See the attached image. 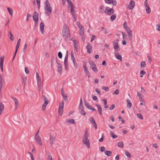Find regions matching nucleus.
Masks as SVG:
<instances>
[{"mask_svg":"<svg viewBox=\"0 0 160 160\" xmlns=\"http://www.w3.org/2000/svg\"><path fill=\"white\" fill-rule=\"evenodd\" d=\"M62 33L64 37L68 38L70 36L69 27L67 25H64L62 30Z\"/></svg>","mask_w":160,"mask_h":160,"instance_id":"nucleus-1","label":"nucleus"},{"mask_svg":"<svg viewBox=\"0 0 160 160\" xmlns=\"http://www.w3.org/2000/svg\"><path fill=\"white\" fill-rule=\"evenodd\" d=\"M89 63L91 68L92 70L94 72H97L98 71V69L95 62L91 60L89 61Z\"/></svg>","mask_w":160,"mask_h":160,"instance_id":"nucleus-2","label":"nucleus"},{"mask_svg":"<svg viewBox=\"0 0 160 160\" xmlns=\"http://www.w3.org/2000/svg\"><path fill=\"white\" fill-rule=\"evenodd\" d=\"M114 12V10L113 8H110L108 7L105 8V13L107 14L110 15L112 14Z\"/></svg>","mask_w":160,"mask_h":160,"instance_id":"nucleus-3","label":"nucleus"},{"mask_svg":"<svg viewBox=\"0 0 160 160\" xmlns=\"http://www.w3.org/2000/svg\"><path fill=\"white\" fill-rule=\"evenodd\" d=\"M32 18L33 20L34 21L36 24V26L38 22V14L36 11H35L34 12Z\"/></svg>","mask_w":160,"mask_h":160,"instance_id":"nucleus-4","label":"nucleus"},{"mask_svg":"<svg viewBox=\"0 0 160 160\" xmlns=\"http://www.w3.org/2000/svg\"><path fill=\"white\" fill-rule=\"evenodd\" d=\"M125 29L127 33L128 34L129 40H132V31L128 27L126 28Z\"/></svg>","mask_w":160,"mask_h":160,"instance_id":"nucleus-5","label":"nucleus"},{"mask_svg":"<svg viewBox=\"0 0 160 160\" xmlns=\"http://www.w3.org/2000/svg\"><path fill=\"white\" fill-rule=\"evenodd\" d=\"M35 140L40 145L42 146V143L41 139L39 135H37V134H36L35 136Z\"/></svg>","mask_w":160,"mask_h":160,"instance_id":"nucleus-6","label":"nucleus"},{"mask_svg":"<svg viewBox=\"0 0 160 160\" xmlns=\"http://www.w3.org/2000/svg\"><path fill=\"white\" fill-rule=\"evenodd\" d=\"M56 63L57 64V67L58 68V72L61 74L62 73V65L58 62L57 60H56Z\"/></svg>","mask_w":160,"mask_h":160,"instance_id":"nucleus-7","label":"nucleus"},{"mask_svg":"<svg viewBox=\"0 0 160 160\" xmlns=\"http://www.w3.org/2000/svg\"><path fill=\"white\" fill-rule=\"evenodd\" d=\"M71 59L73 62L74 66L75 67H76L78 65V64L77 63V62L76 61V60L74 57V53L72 51H71Z\"/></svg>","mask_w":160,"mask_h":160,"instance_id":"nucleus-8","label":"nucleus"},{"mask_svg":"<svg viewBox=\"0 0 160 160\" xmlns=\"http://www.w3.org/2000/svg\"><path fill=\"white\" fill-rule=\"evenodd\" d=\"M49 137L50 144L51 146H52L54 142H55V137H54L51 134H50L49 135Z\"/></svg>","mask_w":160,"mask_h":160,"instance_id":"nucleus-9","label":"nucleus"},{"mask_svg":"<svg viewBox=\"0 0 160 160\" xmlns=\"http://www.w3.org/2000/svg\"><path fill=\"white\" fill-rule=\"evenodd\" d=\"M83 68L84 70V72L86 75L88 77H90V73L88 70V68L85 65H84L83 66Z\"/></svg>","mask_w":160,"mask_h":160,"instance_id":"nucleus-10","label":"nucleus"},{"mask_svg":"<svg viewBox=\"0 0 160 160\" xmlns=\"http://www.w3.org/2000/svg\"><path fill=\"white\" fill-rule=\"evenodd\" d=\"M83 143L85 144L88 148H90V145L89 143V140L88 139H83Z\"/></svg>","mask_w":160,"mask_h":160,"instance_id":"nucleus-11","label":"nucleus"},{"mask_svg":"<svg viewBox=\"0 0 160 160\" xmlns=\"http://www.w3.org/2000/svg\"><path fill=\"white\" fill-rule=\"evenodd\" d=\"M86 48L87 50V52L88 53H90L92 51V46L90 43H88L86 46Z\"/></svg>","mask_w":160,"mask_h":160,"instance_id":"nucleus-12","label":"nucleus"},{"mask_svg":"<svg viewBox=\"0 0 160 160\" xmlns=\"http://www.w3.org/2000/svg\"><path fill=\"white\" fill-rule=\"evenodd\" d=\"M44 9L46 11L45 13L48 16H49L52 12V7H51L48 8H44Z\"/></svg>","mask_w":160,"mask_h":160,"instance_id":"nucleus-13","label":"nucleus"},{"mask_svg":"<svg viewBox=\"0 0 160 160\" xmlns=\"http://www.w3.org/2000/svg\"><path fill=\"white\" fill-rule=\"evenodd\" d=\"M95 105L98 108V112L99 115H101L102 114V109L100 105L96 104Z\"/></svg>","mask_w":160,"mask_h":160,"instance_id":"nucleus-14","label":"nucleus"},{"mask_svg":"<svg viewBox=\"0 0 160 160\" xmlns=\"http://www.w3.org/2000/svg\"><path fill=\"white\" fill-rule=\"evenodd\" d=\"M135 4V2L134 1H131L130 2L129 6H128V8L130 10H132Z\"/></svg>","mask_w":160,"mask_h":160,"instance_id":"nucleus-15","label":"nucleus"},{"mask_svg":"<svg viewBox=\"0 0 160 160\" xmlns=\"http://www.w3.org/2000/svg\"><path fill=\"white\" fill-rule=\"evenodd\" d=\"M113 46H114V49L115 50L118 51L119 50L120 48L118 43L114 42L113 43Z\"/></svg>","mask_w":160,"mask_h":160,"instance_id":"nucleus-16","label":"nucleus"},{"mask_svg":"<svg viewBox=\"0 0 160 160\" xmlns=\"http://www.w3.org/2000/svg\"><path fill=\"white\" fill-rule=\"evenodd\" d=\"M74 42V47L75 50L77 51H78V42L76 40L73 41Z\"/></svg>","mask_w":160,"mask_h":160,"instance_id":"nucleus-17","label":"nucleus"},{"mask_svg":"<svg viewBox=\"0 0 160 160\" xmlns=\"http://www.w3.org/2000/svg\"><path fill=\"white\" fill-rule=\"evenodd\" d=\"M12 98L13 99L14 102L15 104V109L16 110L17 108L18 107V102L17 100V99L15 98L14 97H12Z\"/></svg>","mask_w":160,"mask_h":160,"instance_id":"nucleus-18","label":"nucleus"},{"mask_svg":"<svg viewBox=\"0 0 160 160\" xmlns=\"http://www.w3.org/2000/svg\"><path fill=\"white\" fill-rule=\"evenodd\" d=\"M40 27L41 32L43 34L44 32V24L43 22H41L40 23Z\"/></svg>","mask_w":160,"mask_h":160,"instance_id":"nucleus-19","label":"nucleus"},{"mask_svg":"<svg viewBox=\"0 0 160 160\" xmlns=\"http://www.w3.org/2000/svg\"><path fill=\"white\" fill-rule=\"evenodd\" d=\"M61 92L62 96L63 97V99L65 101H67L68 100L67 96L64 95V91L63 88H62Z\"/></svg>","mask_w":160,"mask_h":160,"instance_id":"nucleus-20","label":"nucleus"},{"mask_svg":"<svg viewBox=\"0 0 160 160\" xmlns=\"http://www.w3.org/2000/svg\"><path fill=\"white\" fill-rule=\"evenodd\" d=\"M4 104L1 102L0 103V115L2 113L4 110Z\"/></svg>","mask_w":160,"mask_h":160,"instance_id":"nucleus-21","label":"nucleus"},{"mask_svg":"<svg viewBox=\"0 0 160 160\" xmlns=\"http://www.w3.org/2000/svg\"><path fill=\"white\" fill-rule=\"evenodd\" d=\"M115 53L116 58L118 59L121 61L122 59L121 56L119 55L118 52H116Z\"/></svg>","mask_w":160,"mask_h":160,"instance_id":"nucleus-22","label":"nucleus"},{"mask_svg":"<svg viewBox=\"0 0 160 160\" xmlns=\"http://www.w3.org/2000/svg\"><path fill=\"white\" fill-rule=\"evenodd\" d=\"M4 57H2V60L0 61V66L1 69L2 70V72L3 71V64L4 62Z\"/></svg>","mask_w":160,"mask_h":160,"instance_id":"nucleus-23","label":"nucleus"},{"mask_svg":"<svg viewBox=\"0 0 160 160\" xmlns=\"http://www.w3.org/2000/svg\"><path fill=\"white\" fill-rule=\"evenodd\" d=\"M51 7L50 2L48 0H46L45 2L44 8H48Z\"/></svg>","mask_w":160,"mask_h":160,"instance_id":"nucleus-24","label":"nucleus"},{"mask_svg":"<svg viewBox=\"0 0 160 160\" xmlns=\"http://www.w3.org/2000/svg\"><path fill=\"white\" fill-rule=\"evenodd\" d=\"M84 102L85 106L87 108L89 109L91 107V106L89 105V104L87 102L85 99H84Z\"/></svg>","mask_w":160,"mask_h":160,"instance_id":"nucleus-25","label":"nucleus"},{"mask_svg":"<svg viewBox=\"0 0 160 160\" xmlns=\"http://www.w3.org/2000/svg\"><path fill=\"white\" fill-rule=\"evenodd\" d=\"M42 97H43V98L44 101V103L48 105L49 103V102L48 101V100L47 99L45 96L44 95H42Z\"/></svg>","mask_w":160,"mask_h":160,"instance_id":"nucleus-26","label":"nucleus"},{"mask_svg":"<svg viewBox=\"0 0 160 160\" xmlns=\"http://www.w3.org/2000/svg\"><path fill=\"white\" fill-rule=\"evenodd\" d=\"M8 36H10V39L12 41H13L14 39V37L13 36L12 34V33L10 31H8Z\"/></svg>","mask_w":160,"mask_h":160,"instance_id":"nucleus-27","label":"nucleus"},{"mask_svg":"<svg viewBox=\"0 0 160 160\" xmlns=\"http://www.w3.org/2000/svg\"><path fill=\"white\" fill-rule=\"evenodd\" d=\"M88 132L87 130H86L83 139H88Z\"/></svg>","mask_w":160,"mask_h":160,"instance_id":"nucleus-28","label":"nucleus"},{"mask_svg":"<svg viewBox=\"0 0 160 160\" xmlns=\"http://www.w3.org/2000/svg\"><path fill=\"white\" fill-rule=\"evenodd\" d=\"M79 109H83L84 108H83V105L82 102V99L81 98L80 100V102L79 104Z\"/></svg>","mask_w":160,"mask_h":160,"instance_id":"nucleus-29","label":"nucleus"},{"mask_svg":"<svg viewBox=\"0 0 160 160\" xmlns=\"http://www.w3.org/2000/svg\"><path fill=\"white\" fill-rule=\"evenodd\" d=\"M104 153L106 155L109 157L111 155L112 152L111 151H105Z\"/></svg>","mask_w":160,"mask_h":160,"instance_id":"nucleus-30","label":"nucleus"},{"mask_svg":"<svg viewBox=\"0 0 160 160\" xmlns=\"http://www.w3.org/2000/svg\"><path fill=\"white\" fill-rule=\"evenodd\" d=\"M99 12L101 13L105 12V11L104 10V6L102 5L101 6L99 9Z\"/></svg>","mask_w":160,"mask_h":160,"instance_id":"nucleus-31","label":"nucleus"},{"mask_svg":"<svg viewBox=\"0 0 160 160\" xmlns=\"http://www.w3.org/2000/svg\"><path fill=\"white\" fill-rule=\"evenodd\" d=\"M110 134L113 139L116 138L118 137V135H115L114 133L112 132H110Z\"/></svg>","mask_w":160,"mask_h":160,"instance_id":"nucleus-32","label":"nucleus"},{"mask_svg":"<svg viewBox=\"0 0 160 160\" xmlns=\"http://www.w3.org/2000/svg\"><path fill=\"white\" fill-rule=\"evenodd\" d=\"M77 25L78 27L80 28V30H84V27L81 24V23L80 22H78Z\"/></svg>","mask_w":160,"mask_h":160,"instance_id":"nucleus-33","label":"nucleus"},{"mask_svg":"<svg viewBox=\"0 0 160 160\" xmlns=\"http://www.w3.org/2000/svg\"><path fill=\"white\" fill-rule=\"evenodd\" d=\"M146 11L148 14H149L151 12V9L149 6L145 7Z\"/></svg>","mask_w":160,"mask_h":160,"instance_id":"nucleus-34","label":"nucleus"},{"mask_svg":"<svg viewBox=\"0 0 160 160\" xmlns=\"http://www.w3.org/2000/svg\"><path fill=\"white\" fill-rule=\"evenodd\" d=\"M117 146L118 147L122 148L123 147V143L122 142H119L118 143Z\"/></svg>","mask_w":160,"mask_h":160,"instance_id":"nucleus-35","label":"nucleus"},{"mask_svg":"<svg viewBox=\"0 0 160 160\" xmlns=\"http://www.w3.org/2000/svg\"><path fill=\"white\" fill-rule=\"evenodd\" d=\"M127 101L128 103L127 107V108H130L132 106V104L129 100H127Z\"/></svg>","mask_w":160,"mask_h":160,"instance_id":"nucleus-36","label":"nucleus"},{"mask_svg":"<svg viewBox=\"0 0 160 160\" xmlns=\"http://www.w3.org/2000/svg\"><path fill=\"white\" fill-rule=\"evenodd\" d=\"M116 18V15L115 14L112 15L110 18V19L111 21H114L115 19Z\"/></svg>","mask_w":160,"mask_h":160,"instance_id":"nucleus-37","label":"nucleus"},{"mask_svg":"<svg viewBox=\"0 0 160 160\" xmlns=\"http://www.w3.org/2000/svg\"><path fill=\"white\" fill-rule=\"evenodd\" d=\"M89 120L91 123L92 124L95 123V120L94 119V118L92 117L89 118Z\"/></svg>","mask_w":160,"mask_h":160,"instance_id":"nucleus-38","label":"nucleus"},{"mask_svg":"<svg viewBox=\"0 0 160 160\" xmlns=\"http://www.w3.org/2000/svg\"><path fill=\"white\" fill-rule=\"evenodd\" d=\"M125 154L129 158H131V154L128 151H126L125 152Z\"/></svg>","mask_w":160,"mask_h":160,"instance_id":"nucleus-39","label":"nucleus"},{"mask_svg":"<svg viewBox=\"0 0 160 160\" xmlns=\"http://www.w3.org/2000/svg\"><path fill=\"white\" fill-rule=\"evenodd\" d=\"M7 10L10 14L12 15L13 12V10L10 8H8Z\"/></svg>","mask_w":160,"mask_h":160,"instance_id":"nucleus-40","label":"nucleus"},{"mask_svg":"<svg viewBox=\"0 0 160 160\" xmlns=\"http://www.w3.org/2000/svg\"><path fill=\"white\" fill-rule=\"evenodd\" d=\"M140 65L142 68H144L146 66L145 62L143 61L141 62Z\"/></svg>","mask_w":160,"mask_h":160,"instance_id":"nucleus-41","label":"nucleus"},{"mask_svg":"<svg viewBox=\"0 0 160 160\" xmlns=\"http://www.w3.org/2000/svg\"><path fill=\"white\" fill-rule=\"evenodd\" d=\"M58 113L60 115H61L63 112V108H58Z\"/></svg>","mask_w":160,"mask_h":160,"instance_id":"nucleus-42","label":"nucleus"},{"mask_svg":"<svg viewBox=\"0 0 160 160\" xmlns=\"http://www.w3.org/2000/svg\"><path fill=\"white\" fill-rule=\"evenodd\" d=\"M67 121L68 122H69L71 124H73L75 123L74 120L72 119H71L70 120H68Z\"/></svg>","mask_w":160,"mask_h":160,"instance_id":"nucleus-43","label":"nucleus"},{"mask_svg":"<svg viewBox=\"0 0 160 160\" xmlns=\"http://www.w3.org/2000/svg\"><path fill=\"white\" fill-rule=\"evenodd\" d=\"M64 102L63 101H62L61 103H60L59 105V108H63L64 107Z\"/></svg>","mask_w":160,"mask_h":160,"instance_id":"nucleus-44","label":"nucleus"},{"mask_svg":"<svg viewBox=\"0 0 160 160\" xmlns=\"http://www.w3.org/2000/svg\"><path fill=\"white\" fill-rule=\"evenodd\" d=\"M38 83V90L39 91H40L41 89V88L42 86V85L41 83V82H37Z\"/></svg>","mask_w":160,"mask_h":160,"instance_id":"nucleus-45","label":"nucleus"},{"mask_svg":"<svg viewBox=\"0 0 160 160\" xmlns=\"http://www.w3.org/2000/svg\"><path fill=\"white\" fill-rule=\"evenodd\" d=\"M79 110L80 111V113L81 114H82L84 116H85L86 115V113L85 112V111L84 110V108L82 109H79Z\"/></svg>","mask_w":160,"mask_h":160,"instance_id":"nucleus-46","label":"nucleus"},{"mask_svg":"<svg viewBox=\"0 0 160 160\" xmlns=\"http://www.w3.org/2000/svg\"><path fill=\"white\" fill-rule=\"evenodd\" d=\"M67 2L70 6L73 5V4L71 0H67Z\"/></svg>","mask_w":160,"mask_h":160,"instance_id":"nucleus-47","label":"nucleus"},{"mask_svg":"<svg viewBox=\"0 0 160 160\" xmlns=\"http://www.w3.org/2000/svg\"><path fill=\"white\" fill-rule=\"evenodd\" d=\"M138 117L139 118H140L141 119H143V118L142 115L140 113H138L137 114Z\"/></svg>","mask_w":160,"mask_h":160,"instance_id":"nucleus-48","label":"nucleus"},{"mask_svg":"<svg viewBox=\"0 0 160 160\" xmlns=\"http://www.w3.org/2000/svg\"><path fill=\"white\" fill-rule=\"evenodd\" d=\"M23 82H22V84L24 85V87L26 84V82L27 80V78L26 77L25 78H23Z\"/></svg>","mask_w":160,"mask_h":160,"instance_id":"nucleus-49","label":"nucleus"},{"mask_svg":"<svg viewBox=\"0 0 160 160\" xmlns=\"http://www.w3.org/2000/svg\"><path fill=\"white\" fill-rule=\"evenodd\" d=\"M111 3L113 4L114 6H115L117 4V2L115 0H112L111 2Z\"/></svg>","mask_w":160,"mask_h":160,"instance_id":"nucleus-50","label":"nucleus"},{"mask_svg":"<svg viewBox=\"0 0 160 160\" xmlns=\"http://www.w3.org/2000/svg\"><path fill=\"white\" fill-rule=\"evenodd\" d=\"M58 55L59 58L61 59L62 58V52H59L58 53Z\"/></svg>","mask_w":160,"mask_h":160,"instance_id":"nucleus-51","label":"nucleus"},{"mask_svg":"<svg viewBox=\"0 0 160 160\" xmlns=\"http://www.w3.org/2000/svg\"><path fill=\"white\" fill-rule=\"evenodd\" d=\"M47 104L44 103L42 106V109L43 111H45L46 109V107Z\"/></svg>","mask_w":160,"mask_h":160,"instance_id":"nucleus-52","label":"nucleus"},{"mask_svg":"<svg viewBox=\"0 0 160 160\" xmlns=\"http://www.w3.org/2000/svg\"><path fill=\"white\" fill-rule=\"evenodd\" d=\"M29 154L30 155L31 160H35L34 156L33 155V154H32V152H29Z\"/></svg>","mask_w":160,"mask_h":160,"instance_id":"nucleus-53","label":"nucleus"},{"mask_svg":"<svg viewBox=\"0 0 160 160\" xmlns=\"http://www.w3.org/2000/svg\"><path fill=\"white\" fill-rule=\"evenodd\" d=\"M102 89L105 91H108L109 90V88L108 87H103Z\"/></svg>","mask_w":160,"mask_h":160,"instance_id":"nucleus-54","label":"nucleus"},{"mask_svg":"<svg viewBox=\"0 0 160 160\" xmlns=\"http://www.w3.org/2000/svg\"><path fill=\"white\" fill-rule=\"evenodd\" d=\"M84 30H80L79 34L81 36H82L83 35H84Z\"/></svg>","mask_w":160,"mask_h":160,"instance_id":"nucleus-55","label":"nucleus"},{"mask_svg":"<svg viewBox=\"0 0 160 160\" xmlns=\"http://www.w3.org/2000/svg\"><path fill=\"white\" fill-rule=\"evenodd\" d=\"M102 30L103 32V33L105 34L107 33V30L104 27H103L102 28Z\"/></svg>","mask_w":160,"mask_h":160,"instance_id":"nucleus-56","label":"nucleus"},{"mask_svg":"<svg viewBox=\"0 0 160 160\" xmlns=\"http://www.w3.org/2000/svg\"><path fill=\"white\" fill-rule=\"evenodd\" d=\"M0 84H3L2 77L1 74L0 75Z\"/></svg>","mask_w":160,"mask_h":160,"instance_id":"nucleus-57","label":"nucleus"},{"mask_svg":"<svg viewBox=\"0 0 160 160\" xmlns=\"http://www.w3.org/2000/svg\"><path fill=\"white\" fill-rule=\"evenodd\" d=\"M148 58V61L149 63H151L152 62V59L151 58V57L149 56H147Z\"/></svg>","mask_w":160,"mask_h":160,"instance_id":"nucleus-58","label":"nucleus"},{"mask_svg":"<svg viewBox=\"0 0 160 160\" xmlns=\"http://www.w3.org/2000/svg\"><path fill=\"white\" fill-rule=\"evenodd\" d=\"M137 95L139 97V98H140L141 97H143V95L142 93L141 92H137Z\"/></svg>","mask_w":160,"mask_h":160,"instance_id":"nucleus-59","label":"nucleus"},{"mask_svg":"<svg viewBox=\"0 0 160 160\" xmlns=\"http://www.w3.org/2000/svg\"><path fill=\"white\" fill-rule=\"evenodd\" d=\"M121 32L123 36V40H124V38L126 37H127V35L126 34H125L124 33L122 32Z\"/></svg>","mask_w":160,"mask_h":160,"instance_id":"nucleus-60","label":"nucleus"},{"mask_svg":"<svg viewBox=\"0 0 160 160\" xmlns=\"http://www.w3.org/2000/svg\"><path fill=\"white\" fill-rule=\"evenodd\" d=\"M115 107V105L114 104H112L109 108V109L110 110H112Z\"/></svg>","mask_w":160,"mask_h":160,"instance_id":"nucleus-61","label":"nucleus"},{"mask_svg":"<svg viewBox=\"0 0 160 160\" xmlns=\"http://www.w3.org/2000/svg\"><path fill=\"white\" fill-rule=\"evenodd\" d=\"M156 29L158 31H160V26L158 24L156 25Z\"/></svg>","mask_w":160,"mask_h":160,"instance_id":"nucleus-62","label":"nucleus"},{"mask_svg":"<svg viewBox=\"0 0 160 160\" xmlns=\"http://www.w3.org/2000/svg\"><path fill=\"white\" fill-rule=\"evenodd\" d=\"M100 148H101L100 151L101 152H103L106 149L105 148V147H102Z\"/></svg>","mask_w":160,"mask_h":160,"instance_id":"nucleus-63","label":"nucleus"},{"mask_svg":"<svg viewBox=\"0 0 160 160\" xmlns=\"http://www.w3.org/2000/svg\"><path fill=\"white\" fill-rule=\"evenodd\" d=\"M25 71L26 74H28L29 73V70L27 67L25 68Z\"/></svg>","mask_w":160,"mask_h":160,"instance_id":"nucleus-64","label":"nucleus"}]
</instances>
